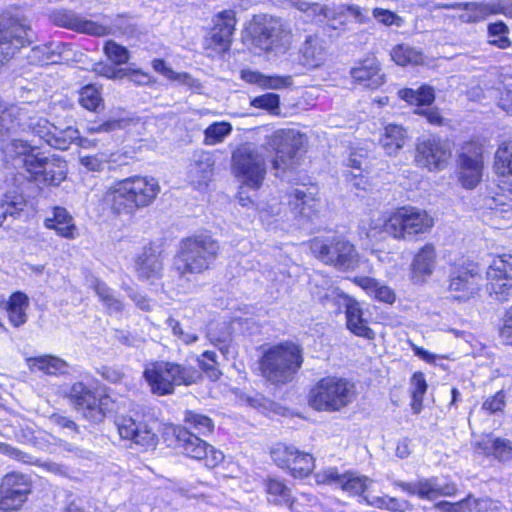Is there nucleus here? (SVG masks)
<instances>
[{
	"label": "nucleus",
	"mask_w": 512,
	"mask_h": 512,
	"mask_svg": "<svg viewBox=\"0 0 512 512\" xmlns=\"http://www.w3.org/2000/svg\"><path fill=\"white\" fill-rule=\"evenodd\" d=\"M183 422L185 424L184 427L174 429L176 447L190 458L203 460L209 468H213L221 463L224 460V454L194 433L196 432L201 435L210 434L214 429L212 419L202 413L186 410Z\"/></svg>",
	"instance_id": "f257e3e1"
},
{
	"label": "nucleus",
	"mask_w": 512,
	"mask_h": 512,
	"mask_svg": "<svg viewBox=\"0 0 512 512\" xmlns=\"http://www.w3.org/2000/svg\"><path fill=\"white\" fill-rule=\"evenodd\" d=\"M159 191L154 178L132 176L116 182L106 193V198L113 213L131 216L152 204Z\"/></svg>",
	"instance_id": "f03ea898"
},
{
	"label": "nucleus",
	"mask_w": 512,
	"mask_h": 512,
	"mask_svg": "<svg viewBox=\"0 0 512 512\" xmlns=\"http://www.w3.org/2000/svg\"><path fill=\"white\" fill-rule=\"evenodd\" d=\"M303 348L292 341L269 347L259 359L262 377L280 387L290 383L302 367Z\"/></svg>",
	"instance_id": "7ed1b4c3"
},
{
	"label": "nucleus",
	"mask_w": 512,
	"mask_h": 512,
	"mask_svg": "<svg viewBox=\"0 0 512 512\" xmlns=\"http://www.w3.org/2000/svg\"><path fill=\"white\" fill-rule=\"evenodd\" d=\"M220 246L210 235L200 234L181 240L174 257V268L180 277L200 274L210 268L218 257Z\"/></svg>",
	"instance_id": "20e7f679"
},
{
	"label": "nucleus",
	"mask_w": 512,
	"mask_h": 512,
	"mask_svg": "<svg viewBox=\"0 0 512 512\" xmlns=\"http://www.w3.org/2000/svg\"><path fill=\"white\" fill-rule=\"evenodd\" d=\"M355 385L343 378L326 377L311 389L309 404L319 411H339L354 400Z\"/></svg>",
	"instance_id": "39448f33"
},
{
	"label": "nucleus",
	"mask_w": 512,
	"mask_h": 512,
	"mask_svg": "<svg viewBox=\"0 0 512 512\" xmlns=\"http://www.w3.org/2000/svg\"><path fill=\"white\" fill-rule=\"evenodd\" d=\"M310 249L317 259L339 270H353L358 264L355 246L342 236L316 237Z\"/></svg>",
	"instance_id": "423d86ee"
},
{
	"label": "nucleus",
	"mask_w": 512,
	"mask_h": 512,
	"mask_svg": "<svg viewBox=\"0 0 512 512\" xmlns=\"http://www.w3.org/2000/svg\"><path fill=\"white\" fill-rule=\"evenodd\" d=\"M434 225L433 218L426 211L415 207H401L383 223V232L396 239H409L424 234Z\"/></svg>",
	"instance_id": "0eeeda50"
},
{
	"label": "nucleus",
	"mask_w": 512,
	"mask_h": 512,
	"mask_svg": "<svg viewBox=\"0 0 512 512\" xmlns=\"http://www.w3.org/2000/svg\"><path fill=\"white\" fill-rule=\"evenodd\" d=\"M35 33L27 18L3 13L0 15V66L22 47L34 41Z\"/></svg>",
	"instance_id": "6e6552de"
},
{
	"label": "nucleus",
	"mask_w": 512,
	"mask_h": 512,
	"mask_svg": "<svg viewBox=\"0 0 512 512\" xmlns=\"http://www.w3.org/2000/svg\"><path fill=\"white\" fill-rule=\"evenodd\" d=\"M306 141L307 138L304 134L293 129L275 132L268 141L269 147L275 151V158L272 161L273 168L277 171H285L298 165L306 152Z\"/></svg>",
	"instance_id": "1a4fd4ad"
},
{
	"label": "nucleus",
	"mask_w": 512,
	"mask_h": 512,
	"mask_svg": "<svg viewBox=\"0 0 512 512\" xmlns=\"http://www.w3.org/2000/svg\"><path fill=\"white\" fill-rule=\"evenodd\" d=\"M232 169L245 185L258 189L266 175V161L259 148L245 143L233 151Z\"/></svg>",
	"instance_id": "9d476101"
},
{
	"label": "nucleus",
	"mask_w": 512,
	"mask_h": 512,
	"mask_svg": "<svg viewBox=\"0 0 512 512\" xmlns=\"http://www.w3.org/2000/svg\"><path fill=\"white\" fill-rule=\"evenodd\" d=\"M252 44L261 51L284 52L291 43V34L284 22L278 18L264 16L250 27Z\"/></svg>",
	"instance_id": "9b49d317"
},
{
	"label": "nucleus",
	"mask_w": 512,
	"mask_h": 512,
	"mask_svg": "<svg viewBox=\"0 0 512 512\" xmlns=\"http://www.w3.org/2000/svg\"><path fill=\"white\" fill-rule=\"evenodd\" d=\"M31 492L30 475L17 471L7 473L0 482V510L4 512L19 510Z\"/></svg>",
	"instance_id": "f8f14e48"
},
{
	"label": "nucleus",
	"mask_w": 512,
	"mask_h": 512,
	"mask_svg": "<svg viewBox=\"0 0 512 512\" xmlns=\"http://www.w3.org/2000/svg\"><path fill=\"white\" fill-rule=\"evenodd\" d=\"M486 289L494 300L506 302L512 297V255L495 257L486 271Z\"/></svg>",
	"instance_id": "ddd939ff"
},
{
	"label": "nucleus",
	"mask_w": 512,
	"mask_h": 512,
	"mask_svg": "<svg viewBox=\"0 0 512 512\" xmlns=\"http://www.w3.org/2000/svg\"><path fill=\"white\" fill-rule=\"evenodd\" d=\"M26 172L31 180L39 184L58 186L66 178L67 164L59 157L38 153L37 156H28Z\"/></svg>",
	"instance_id": "4468645a"
},
{
	"label": "nucleus",
	"mask_w": 512,
	"mask_h": 512,
	"mask_svg": "<svg viewBox=\"0 0 512 512\" xmlns=\"http://www.w3.org/2000/svg\"><path fill=\"white\" fill-rule=\"evenodd\" d=\"M70 403L91 423H101L106 416L104 405L108 398L98 399L93 390L83 382L74 383L67 393Z\"/></svg>",
	"instance_id": "2eb2a0df"
},
{
	"label": "nucleus",
	"mask_w": 512,
	"mask_h": 512,
	"mask_svg": "<svg viewBox=\"0 0 512 512\" xmlns=\"http://www.w3.org/2000/svg\"><path fill=\"white\" fill-rule=\"evenodd\" d=\"M482 276L475 263H466L452 268L449 275V290L457 293L458 300H468L478 293Z\"/></svg>",
	"instance_id": "dca6fc26"
},
{
	"label": "nucleus",
	"mask_w": 512,
	"mask_h": 512,
	"mask_svg": "<svg viewBox=\"0 0 512 512\" xmlns=\"http://www.w3.org/2000/svg\"><path fill=\"white\" fill-rule=\"evenodd\" d=\"M459 181L466 189L475 188L481 178L483 169L482 148L474 142L465 143L458 157Z\"/></svg>",
	"instance_id": "f3484780"
},
{
	"label": "nucleus",
	"mask_w": 512,
	"mask_h": 512,
	"mask_svg": "<svg viewBox=\"0 0 512 512\" xmlns=\"http://www.w3.org/2000/svg\"><path fill=\"white\" fill-rule=\"evenodd\" d=\"M450 157L449 144L440 138L423 139L417 144L415 161L430 171L443 169Z\"/></svg>",
	"instance_id": "a211bd4d"
},
{
	"label": "nucleus",
	"mask_w": 512,
	"mask_h": 512,
	"mask_svg": "<svg viewBox=\"0 0 512 512\" xmlns=\"http://www.w3.org/2000/svg\"><path fill=\"white\" fill-rule=\"evenodd\" d=\"M236 24L235 13L232 10H225L217 15L214 27L205 39L207 50L223 54L230 49L232 35Z\"/></svg>",
	"instance_id": "6ab92c4d"
},
{
	"label": "nucleus",
	"mask_w": 512,
	"mask_h": 512,
	"mask_svg": "<svg viewBox=\"0 0 512 512\" xmlns=\"http://www.w3.org/2000/svg\"><path fill=\"white\" fill-rule=\"evenodd\" d=\"M52 19L55 25L85 33L93 36H105L111 33V28L87 20L72 10H57L53 13Z\"/></svg>",
	"instance_id": "aec40b11"
},
{
	"label": "nucleus",
	"mask_w": 512,
	"mask_h": 512,
	"mask_svg": "<svg viewBox=\"0 0 512 512\" xmlns=\"http://www.w3.org/2000/svg\"><path fill=\"white\" fill-rule=\"evenodd\" d=\"M115 424L122 439L131 440L146 448L154 447L158 441L153 428L147 423L136 422L131 417L119 416Z\"/></svg>",
	"instance_id": "412c9836"
},
{
	"label": "nucleus",
	"mask_w": 512,
	"mask_h": 512,
	"mask_svg": "<svg viewBox=\"0 0 512 512\" xmlns=\"http://www.w3.org/2000/svg\"><path fill=\"white\" fill-rule=\"evenodd\" d=\"M338 297L341 305L345 308L347 328L356 336L369 340L374 339L375 333L363 318L359 302L345 294H338Z\"/></svg>",
	"instance_id": "4be33fe9"
},
{
	"label": "nucleus",
	"mask_w": 512,
	"mask_h": 512,
	"mask_svg": "<svg viewBox=\"0 0 512 512\" xmlns=\"http://www.w3.org/2000/svg\"><path fill=\"white\" fill-rule=\"evenodd\" d=\"M125 154L115 152H98L95 154H81L79 156L80 165L89 172H102L105 168L113 170L118 166L127 164Z\"/></svg>",
	"instance_id": "5701e85b"
},
{
	"label": "nucleus",
	"mask_w": 512,
	"mask_h": 512,
	"mask_svg": "<svg viewBox=\"0 0 512 512\" xmlns=\"http://www.w3.org/2000/svg\"><path fill=\"white\" fill-rule=\"evenodd\" d=\"M67 50H70L68 44L51 42L33 47L26 54V59L32 65L59 63L62 60H67L64 56Z\"/></svg>",
	"instance_id": "b1692460"
},
{
	"label": "nucleus",
	"mask_w": 512,
	"mask_h": 512,
	"mask_svg": "<svg viewBox=\"0 0 512 512\" xmlns=\"http://www.w3.org/2000/svg\"><path fill=\"white\" fill-rule=\"evenodd\" d=\"M350 73L356 82L366 88L377 89L384 83V75L380 72L379 64L374 57L360 61Z\"/></svg>",
	"instance_id": "393cba45"
},
{
	"label": "nucleus",
	"mask_w": 512,
	"mask_h": 512,
	"mask_svg": "<svg viewBox=\"0 0 512 512\" xmlns=\"http://www.w3.org/2000/svg\"><path fill=\"white\" fill-rule=\"evenodd\" d=\"M435 248L432 244H426L415 255L411 264V280L414 284L423 283L431 276L435 266Z\"/></svg>",
	"instance_id": "a878e982"
},
{
	"label": "nucleus",
	"mask_w": 512,
	"mask_h": 512,
	"mask_svg": "<svg viewBox=\"0 0 512 512\" xmlns=\"http://www.w3.org/2000/svg\"><path fill=\"white\" fill-rule=\"evenodd\" d=\"M308 188H295L287 194V203L295 217L311 218L318 202Z\"/></svg>",
	"instance_id": "bb28decb"
},
{
	"label": "nucleus",
	"mask_w": 512,
	"mask_h": 512,
	"mask_svg": "<svg viewBox=\"0 0 512 512\" xmlns=\"http://www.w3.org/2000/svg\"><path fill=\"white\" fill-rule=\"evenodd\" d=\"M323 481L339 486L352 495H361L367 489L370 480L353 473L340 474L336 470H328L323 475Z\"/></svg>",
	"instance_id": "cd10ccee"
},
{
	"label": "nucleus",
	"mask_w": 512,
	"mask_h": 512,
	"mask_svg": "<svg viewBox=\"0 0 512 512\" xmlns=\"http://www.w3.org/2000/svg\"><path fill=\"white\" fill-rule=\"evenodd\" d=\"M167 362H156L144 371V377L153 393L167 395L173 393L172 381L168 376Z\"/></svg>",
	"instance_id": "c85d7f7f"
},
{
	"label": "nucleus",
	"mask_w": 512,
	"mask_h": 512,
	"mask_svg": "<svg viewBox=\"0 0 512 512\" xmlns=\"http://www.w3.org/2000/svg\"><path fill=\"white\" fill-rule=\"evenodd\" d=\"M302 63L308 68H316L322 65L326 59L324 41L317 35L306 37L300 49Z\"/></svg>",
	"instance_id": "c756f323"
},
{
	"label": "nucleus",
	"mask_w": 512,
	"mask_h": 512,
	"mask_svg": "<svg viewBox=\"0 0 512 512\" xmlns=\"http://www.w3.org/2000/svg\"><path fill=\"white\" fill-rule=\"evenodd\" d=\"M241 78L247 83L256 84L263 89L279 90L288 88L293 84V79L290 75H264L252 70H242Z\"/></svg>",
	"instance_id": "7c9ffc66"
},
{
	"label": "nucleus",
	"mask_w": 512,
	"mask_h": 512,
	"mask_svg": "<svg viewBox=\"0 0 512 512\" xmlns=\"http://www.w3.org/2000/svg\"><path fill=\"white\" fill-rule=\"evenodd\" d=\"M162 261L152 247L145 248L135 261L138 277L144 280H153L161 275Z\"/></svg>",
	"instance_id": "2f4dec72"
},
{
	"label": "nucleus",
	"mask_w": 512,
	"mask_h": 512,
	"mask_svg": "<svg viewBox=\"0 0 512 512\" xmlns=\"http://www.w3.org/2000/svg\"><path fill=\"white\" fill-rule=\"evenodd\" d=\"M477 447L486 455H492L499 461L512 459V441L493 435H486L477 442Z\"/></svg>",
	"instance_id": "473e14b6"
},
{
	"label": "nucleus",
	"mask_w": 512,
	"mask_h": 512,
	"mask_svg": "<svg viewBox=\"0 0 512 512\" xmlns=\"http://www.w3.org/2000/svg\"><path fill=\"white\" fill-rule=\"evenodd\" d=\"M25 104L23 106L8 105L0 100V135L2 138L10 136L21 128L19 122H22Z\"/></svg>",
	"instance_id": "72a5a7b5"
},
{
	"label": "nucleus",
	"mask_w": 512,
	"mask_h": 512,
	"mask_svg": "<svg viewBox=\"0 0 512 512\" xmlns=\"http://www.w3.org/2000/svg\"><path fill=\"white\" fill-rule=\"evenodd\" d=\"M29 307L28 296L21 292H14L8 299L6 313L10 324L16 328L23 326L28 319L27 309Z\"/></svg>",
	"instance_id": "f704fd0d"
},
{
	"label": "nucleus",
	"mask_w": 512,
	"mask_h": 512,
	"mask_svg": "<svg viewBox=\"0 0 512 512\" xmlns=\"http://www.w3.org/2000/svg\"><path fill=\"white\" fill-rule=\"evenodd\" d=\"M1 150L8 158H21L23 167L25 169L28 156H37L39 153L37 151L38 149L34 146H31L28 141L17 138H10V136L1 139Z\"/></svg>",
	"instance_id": "c9c22d12"
},
{
	"label": "nucleus",
	"mask_w": 512,
	"mask_h": 512,
	"mask_svg": "<svg viewBox=\"0 0 512 512\" xmlns=\"http://www.w3.org/2000/svg\"><path fill=\"white\" fill-rule=\"evenodd\" d=\"M45 226L49 229H54L56 233L62 237L73 239L75 237L76 227L73 224L71 215L65 208L55 207L53 210V217L46 218Z\"/></svg>",
	"instance_id": "e433bc0d"
},
{
	"label": "nucleus",
	"mask_w": 512,
	"mask_h": 512,
	"mask_svg": "<svg viewBox=\"0 0 512 512\" xmlns=\"http://www.w3.org/2000/svg\"><path fill=\"white\" fill-rule=\"evenodd\" d=\"M27 205L25 197L17 191H8L0 199V227L8 217L16 218Z\"/></svg>",
	"instance_id": "4c0bfd02"
},
{
	"label": "nucleus",
	"mask_w": 512,
	"mask_h": 512,
	"mask_svg": "<svg viewBox=\"0 0 512 512\" xmlns=\"http://www.w3.org/2000/svg\"><path fill=\"white\" fill-rule=\"evenodd\" d=\"M78 139H80V132L77 128L53 125L51 134L46 138V143L54 149L67 150Z\"/></svg>",
	"instance_id": "58836bf2"
},
{
	"label": "nucleus",
	"mask_w": 512,
	"mask_h": 512,
	"mask_svg": "<svg viewBox=\"0 0 512 512\" xmlns=\"http://www.w3.org/2000/svg\"><path fill=\"white\" fill-rule=\"evenodd\" d=\"M22 119L23 121L19 122V124L21 125V129L23 131L28 130L46 142V138H48V136L51 134V130L54 124L50 123L44 117L38 115H29L26 104Z\"/></svg>",
	"instance_id": "ea45409f"
},
{
	"label": "nucleus",
	"mask_w": 512,
	"mask_h": 512,
	"mask_svg": "<svg viewBox=\"0 0 512 512\" xmlns=\"http://www.w3.org/2000/svg\"><path fill=\"white\" fill-rule=\"evenodd\" d=\"M168 376L172 381V387L175 385L189 386L196 383L200 378L201 374L192 366H184L177 363L167 362Z\"/></svg>",
	"instance_id": "a19ab883"
},
{
	"label": "nucleus",
	"mask_w": 512,
	"mask_h": 512,
	"mask_svg": "<svg viewBox=\"0 0 512 512\" xmlns=\"http://www.w3.org/2000/svg\"><path fill=\"white\" fill-rule=\"evenodd\" d=\"M406 137V130L402 126L389 124L385 128L381 144L388 155H394L404 146Z\"/></svg>",
	"instance_id": "79ce46f5"
},
{
	"label": "nucleus",
	"mask_w": 512,
	"mask_h": 512,
	"mask_svg": "<svg viewBox=\"0 0 512 512\" xmlns=\"http://www.w3.org/2000/svg\"><path fill=\"white\" fill-rule=\"evenodd\" d=\"M213 164L209 155H202L199 160L190 165V179L199 186L207 185L213 175Z\"/></svg>",
	"instance_id": "37998d69"
},
{
	"label": "nucleus",
	"mask_w": 512,
	"mask_h": 512,
	"mask_svg": "<svg viewBox=\"0 0 512 512\" xmlns=\"http://www.w3.org/2000/svg\"><path fill=\"white\" fill-rule=\"evenodd\" d=\"M298 10L307 14L317 22L333 21L336 19V9L316 2L301 1L298 2Z\"/></svg>",
	"instance_id": "c03bdc74"
},
{
	"label": "nucleus",
	"mask_w": 512,
	"mask_h": 512,
	"mask_svg": "<svg viewBox=\"0 0 512 512\" xmlns=\"http://www.w3.org/2000/svg\"><path fill=\"white\" fill-rule=\"evenodd\" d=\"M399 96L411 105L429 106L434 101V90L432 87L423 85L414 90L411 88L399 91Z\"/></svg>",
	"instance_id": "a18cd8bd"
},
{
	"label": "nucleus",
	"mask_w": 512,
	"mask_h": 512,
	"mask_svg": "<svg viewBox=\"0 0 512 512\" xmlns=\"http://www.w3.org/2000/svg\"><path fill=\"white\" fill-rule=\"evenodd\" d=\"M393 61L400 65L405 66L408 64L417 65L423 62V55L421 51L416 50L408 44H399L391 51Z\"/></svg>",
	"instance_id": "49530a36"
},
{
	"label": "nucleus",
	"mask_w": 512,
	"mask_h": 512,
	"mask_svg": "<svg viewBox=\"0 0 512 512\" xmlns=\"http://www.w3.org/2000/svg\"><path fill=\"white\" fill-rule=\"evenodd\" d=\"M314 469V458L309 453L300 452L298 449L293 456L289 473L294 478H304L312 473Z\"/></svg>",
	"instance_id": "de8ad7c7"
},
{
	"label": "nucleus",
	"mask_w": 512,
	"mask_h": 512,
	"mask_svg": "<svg viewBox=\"0 0 512 512\" xmlns=\"http://www.w3.org/2000/svg\"><path fill=\"white\" fill-rule=\"evenodd\" d=\"M266 491L271 497L270 501L276 504H286L293 508L294 500L291 496V490L281 481L277 479H269L266 484Z\"/></svg>",
	"instance_id": "09e8293b"
},
{
	"label": "nucleus",
	"mask_w": 512,
	"mask_h": 512,
	"mask_svg": "<svg viewBox=\"0 0 512 512\" xmlns=\"http://www.w3.org/2000/svg\"><path fill=\"white\" fill-rule=\"evenodd\" d=\"M31 367H36L46 374L55 375L63 373L67 367L65 361L54 356H41L28 360Z\"/></svg>",
	"instance_id": "8fccbe9b"
},
{
	"label": "nucleus",
	"mask_w": 512,
	"mask_h": 512,
	"mask_svg": "<svg viewBox=\"0 0 512 512\" xmlns=\"http://www.w3.org/2000/svg\"><path fill=\"white\" fill-rule=\"evenodd\" d=\"M462 13L459 14V20L463 23H476L484 20L492 13L488 5L478 3H465Z\"/></svg>",
	"instance_id": "3c124183"
},
{
	"label": "nucleus",
	"mask_w": 512,
	"mask_h": 512,
	"mask_svg": "<svg viewBox=\"0 0 512 512\" xmlns=\"http://www.w3.org/2000/svg\"><path fill=\"white\" fill-rule=\"evenodd\" d=\"M495 170L502 176L512 175V142L504 143L496 151Z\"/></svg>",
	"instance_id": "603ef678"
},
{
	"label": "nucleus",
	"mask_w": 512,
	"mask_h": 512,
	"mask_svg": "<svg viewBox=\"0 0 512 512\" xmlns=\"http://www.w3.org/2000/svg\"><path fill=\"white\" fill-rule=\"evenodd\" d=\"M508 33V27L501 21L488 25V41L500 49H506L511 45Z\"/></svg>",
	"instance_id": "864d4df0"
},
{
	"label": "nucleus",
	"mask_w": 512,
	"mask_h": 512,
	"mask_svg": "<svg viewBox=\"0 0 512 512\" xmlns=\"http://www.w3.org/2000/svg\"><path fill=\"white\" fill-rule=\"evenodd\" d=\"M412 409L419 413L422 408L423 396L427 390V383L422 372H415L411 378Z\"/></svg>",
	"instance_id": "5fc2aeb1"
},
{
	"label": "nucleus",
	"mask_w": 512,
	"mask_h": 512,
	"mask_svg": "<svg viewBox=\"0 0 512 512\" xmlns=\"http://www.w3.org/2000/svg\"><path fill=\"white\" fill-rule=\"evenodd\" d=\"M232 132V126L228 122H216L209 125L205 131V143L215 145L221 143Z\"/></svg>",
	"instance_id": "6e6d98bb"
},
{
	"label": "nucleus",
	"mask_w": 512,
	"mask_h": 512,
	"mask_svg": "<svg viewBox=\"0 0 512 512\" xmlns=\"http://www.w3.org/2000/svg\"><path fill=\"white\" fill-rule=\"evenodd\" d=\"M95 291L109 313H119L123 310V303L105 283L98 282Z\"/></svg>",
	"instance_id": "4d7b16f0"
},
{
	"label": "nucleus",
	"mask_w": 512,
	"mask_h": 512,
	"mask_svg": "<svg viewBox=\"0 0 512 512\" xmlns=\"http://www.w3.org/2000/svg\"><path fill=\"white\" fill-rule=\"evenodd\" d=\"M477 506V499L469 495L456 503L440 501L434 505V508L441 512H473Z\"/></svg>",
	"instance_id": "13d9d810"
},
{
	"label": "nucleus",
	"mask_w": 512,
	"mask_h": 512,
	"mask_svg": "<svg viewBox=\"0 0 512 512\" xmlns=\"http://www.w3.org/2000/svg\"><path fill=\"white\" fill-rule=\"evenodd\" d=\"M395 484L410 495H417L422 499L428 500L429 492L434 489L429 482V479H420L419 481L412 483L398 481Z\"/></svg>",
	"instance_id": "bf43d9fd"
},
{
	"label": "nucleus",
	"mask_w": 512,
	"mask_h": 512,
	"mask_svg": "<svg viewBox=\"0 0 512 512\" xmlns=\"http://www.w3.org/2000/svg\"><path fill=\"white\" fill-rule=\"evenodd\" d=\"M216 357L215 352L205 351L198 359V364L201 370L213 381L219 379L221 375Z\"/></svg>",
	"instance_id": "052dcab7"
},
{
	"label": "nucleus",
	"mask_w": 512,
	"mask_h": 512,
	"mask_svg": "<svg viewBox=\"0 0 512 512\" xmlns=\"http://www.w3.org/2000/svg\"><path fill=\"white\" fill-rule=\"evenodd\" d=\"M102 102L100 91L94 85H87L80 91L79 103L84 108L95 111Z\"/></svg>",
	"instance_id": "680f3d73"
},
{
	"label": "nucleus",
	"mask_w": 512,
	"mask_h": 512,
	"mask_svg": "<svg viewBox=\"0 0 512 512\" xmlns=\"http://www.w3.org/2000/svg\"><path fill=\"white\" fill-rule=\"evenodd\" d=\"M104 52L108 59L115 65H122L129 60V51L126 47L117 44L113 40L105 43Z\"/></svg>",
	"instance_id": "e2e57ef3"
},
{
	"label": "nucleus",
	"mask_w": 512,
	"mask_h": 512,
	"mask_svg": "<svg viewBox=\"0 0 512 512\" xmlns=\"http://www.w3.org/2000/svg\"><path fill=\"white\" fill-rule=\"evenodd\" d=\"M296 451L294 446L279 444L271 450V457L279 467L288 470Z\"/></svg>",
	"instance_id": "0e129e2a"
},
{
	"label": "nucleus",
	"mask_w": 512,
	"mask_h": 512,
	"mask_svg": "<svg viewBox=\"0 0 512 512\" xmlns=\"http://www.w3.org/2000/svg\"><path fill=\"white\" fill-rule=\"evenodd\" d=\"M280 99L275 93H266L264 95L255 97L251 101V105L256 108L266 109L270 112H274L279 109Z\"/></svg>",
	"instance_id": "69168bd1"
},
{
	"label": "nucleus",
	"mask_w": 512,
	"mask_h": 512,
	"mask_svg": "<svg viewBox=\"0 0 512 512\" xmlns=\"http://www.w3.org/2000/svg\"><path fill=\"white\" fill-rule=\"evenodd\" d=\"M372 16L379 22L386 26L395 25L400 27L402 25V18L396 13L382 8H374L372 10Z\"/></svg>",
	"instance_id": "338daca9"
},
{
	"label": "nucleus",
	"mask_w": 512,
	"mask_h": 512,
	"mask_svg": "<svg viewBox=\"0 0 512 512\" xmlns=\"http://www.w3.org/2000/svg\"><path fill=\"white\" fill-rule=\"evenodd\" d=\"M126 122L123 119H110L104 121L101 124L92 123L87 126V132L89 134L111 132L117 129H122Z\"/></svg>",
	"instance_id": "774afa93"
}]
</instances>
